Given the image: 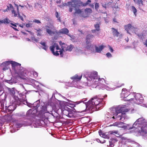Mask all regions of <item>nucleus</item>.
I'll return each instance as SVG.
<instances>
[{"label":"nucleus","mask_w":147,"mask_h":147,"mask_svg":"<svg viewBox=\"0 0 147 147\" xmlns=\"http://www.w3.org/2000/svg\"><path fill=\"white\" fill-rule=\"evenodd\" d=\"M95 28L96 30V31H98L100 30V25L98 24H96L94 25Z\"/></svg>","instance_id":"473e14b6"},{"label":"nucleus","mask_w":147,"mask_h":147,"mask_svg":"<svg viewBox=\"0 0 147 147\" xmlns=\"http://www.w3.org/2000/svg\"><path fill=\"white\" fill-rule=\"evenodd\" d=\"M9 7L10 10V8L13 9V7L11 4H9Z\"/></svg>","instance_id":"8fccbe9b"},{"label":"nucleus","mask_w":147,"mask_h":147,"mask_svg":"<svg viewBox=\"0 0 147 147\" xmlns=\"http://www.w3.org/2000/svg\"><path fill=\"white\" fill-rule=\"evenodd\" d=\"M10 93L11 94L14 95L15 94V91L13 90H11L10 91Z\"/></svg>","instance_id":"3c124183"},{"label":"nucleus","mask_w":147,"mask_h":147,"mask_svg":"<svg viewBox=\"0 0 147 147\" xmlns=\"http://www.w3.org/2000/svg\"><path fill=\"white\" fill-rule=\"evenodd\" d=\"M144 44L145 45L146 47H147V39L146 40L145 42L144 43Z\"/></svg>","instance_id":"5fc2aeb1"},{"label":"nucleus","mask_w":147,"mask_h":147,"mask_svg":"<svg viewBox=\"0 0 147 147\" xmlns=\"http://www.w3.org/2000/svg\"><path fill=\"white\" fill-rule=\"evenodd\" d=\"M48 25L49 26H46V30L47 33L50 35L55 34V32H57L54 31L55 30L53 23L50 24L49 25L48 24Z\"/></svg>","instance_id":"423d86ee"},{"label":"nucleus","mask_w":147,"mask_h":147,"mask_svg":"<svg viewBox=\"0 0 147 147\" xmlns=\"http://www.w3.org/2000/svg\"><path fill=\"white\" fill-rule=\"evenodd\" d=\"M55 47V48H56V50H59L60 49H59V47L58 45L56 43H54V44L53 45Z\"/></svg>","instance_id":"e433bc0d"},{"label":"nucleus","mask_w":147,"mask_h":147,"mask_svg":"<svg viewBox=\"0 0 147 147\" xmlns=\"http://www.w3.org/2000/svg\"><path fill=\"white\" fill-rule=\"evenodd\" d=\"M63 51L62 50V49L61 50L59 51V52L60 53V55L61 57H63Z\"/></svg>","instance_id":"c03bdc74"},{"label":"nucleus","mask_w":147,"mask_h":147,"mask_svg":"<svg viewBox=\"0 0 147 147\" xmlns=\"http://www.w3.org/2000/svg\"><path fill=\"white\" fill-rule=\"evenodd\" d=\"M131 8L134 15L136 16V13L137 11V9L134 6H132L131 7Z\"/></svg>","instance_id":"2f4dec72"},{"label":"nucleus","mask_w":147,"mask_h":147,"mask_svg":"<svg viewBox=\"0 0 147 147\" xmlns=\"http://www.w3.org/2000/svg\"><path fill=\"white\" fill-rule=\"evenodd\" d=\"M7 8L6 9H5V10H4V11L5 12V11H7L8 10H10V9H9V6H7Z\"/></svg>","instance_id":"603ef678"},{"label":"nucleus","mask_w":147,"mask_h":147,"mask_svg":"<svg viewBox=\"0 0 147 147\" xmlns=\"http://www.w3.org/2000/svg\"><path fill=\"white\" fill-rule=\"evenodd\" d=\"M9 64H11L12 65V69H13L15 73L18 74L20 72V69H17L20 68L21 64L17 62L12 61H9Z\"/></svg>","instance_id":"39448f33"},{"label":"nucleus","mask_w":147,"mask_h":147,"mask_svg":"<svg viewBox=\"0 0 147 147\" xmlns=\"http://www.w3.org/2000/svg\"><path fill=\"white\" fill-rule=\"evenodd\" d=\"M11 27L15 31H18V30L16 28L13 27H12V26H11Z\"/></svg>","instance_id":"680f3d73"},{"label":"nucleus","mask_w":147,"mask_h":147,"mask_svg":"<svg viewBox=\"0 0 147 147\" xmlns=\"http://www.w3.org/2000/svg\"><path fill=\"white\" fill-rule=\"evenodd\" d=\"M98 133L99 135L102 137L104 138L109 139V135L107 134H106V133H104L101 130H99L98 131Z\"/></svg>","instance_id":"2eb2a0df"},{"label":"nucleus","mask_w":147,"mask_h":147,"mask_svg":"<svg viewBox=\"0 0 147 147\" xmlns=\"http://www.w3.org/2000/svg\"><path fill=\"white\" fill-rule=\"evenodd\" d=\"M68 5V3H65L63 4V6H68L69 7V5Z\"/></svg>","instance_id":"13d9d810"},{"label":"nucleus","mask_w":147,"mask_h":147,"mask_svg":"<svg viewBox=\"0 0 147 147\" xmlns=\"http://www.w3.org/2000/svg\"><path fill=\"white\" fill-rule=\"evenodd\" d=\"M107 97V95L104 96L103 98H100L97 96L94 97L92 98L91 99L89 100L86 105L83 103L80 105L81 107V112L85 111L86 107H88L89 110L94 111L96 110H99L100 108L102 107L105 103L104 101H103L104 99Z\"/></svg>","instance_id":"f257e3e1"},{"label":"nucleus","mask_w":147,"mask_h":147,"mask_svg":"<svg viewBox=\"0 0 147 147\" xmlns=\"http://www.w3.org/2000/svg\"><path fill=\"white\" fill-rule=\"evenodd\" d=\"M96 31V29L95 30H91L92 32L93 33L95 32Z\"/></svg>","instance_id":"052dcab7"},{"label":"nucleus","mask_w":147,"mask_h":147,"mask_svg":"<svg viewBox=\"0 0 147 147\" xmlns=\"http://www.w3.org/2000/svg\"><path fill=\"white\" fill-rule=\"evenodd\" d=\"M85 11L87 14H90L92 13V10L90 8H87L85 9Z\"/></svg>","instance_id":"7c9ffc66"},{"label":"nucleus","mask_w":147,"mask_h":147,"mask_svg":"<svg viewBox=\"0 0 147 147\" xmlns=\"http://www.w3.org/2000/svg\"><path fill=\"white\" fill-rule=\"evenodd\" d=\"M91 1L90 0H88L86 2V3H84L85 4H86V5H89V3H91Z\"/></svg>","instance_id":"09e8293b"},{"label":"nucleus","mask_w":147,"mask_h":147,"mask_svg":"<svg viewBox=\"0 0 147 147\" xmlns=\"http://www.w3.org/2000/svg\"><path fill=\"white\" fill-rule=\"evenodd\" d=\"M108 46L110 51L112 53L113 52V49L109 45H108Z\"/></svg>","instance_id":"49530a36"},{"label":"nucleus","mask_w":147,"mask_h":147,"mask_svg":"<svg viewBox=\"0 0 147 147\" xmlns=\"http://www.w3.org/2000/svg\"><path fill=\"white\" fill-rule=\"evenodd\" d=\"M3 23L4 24H8L9 23V22H8V20L7 18L4 19L3 20H0V24Z\"/></svg>","instance_id":"bb28decb"},{"label":"nucleus","mask_w":147,"mask_h":147,"mask_svg":"<svg viewBox=\"0 0 147 147\" xmlns=\"http://www.w3.org/2000/svg\"><path fill=\"white\" fill-rule=\"evenodd\" d=\"M17 7V12H18V13H19L18 7Z\"/></svg>","instance_id":"69168bd1"},{"label":"nucleus","mask_w":147,"mask_h":147,"mask_svg":"<svg viewBox=\"0 0 147 147\" xmlns=\"http://www.w3.org/2000/svg\"><path fill=\"white\" fill-rule=\"evenodd\" d=\"M75 8V11L74 13V14L75 15H76V14H80L81 13L82 11L81 9H76V8Z\"/></svg>","instance_id":"c85d7f7f"},{"label":"nucleus","mask_w":147,"mask_h":147,"mask_svg":"<svg viewBox=\"0 0 147 147\" xmlns=\"http://www.w3.org/2000/svg\"><path fill=\"white\" fill-rule=\"evenodd\" d=\"M96 141L98 142H100V143H102L101 141H100V140L98 139H96Z\"/></svg>","instance_id":"bf43d9fd"},{"label":"nucleus","mask_w":147,"mask_h":147,"mask_svg":"<svg viewBox=\"0 0 147 147\" xmlns=\"http://www.w3.org/2000/svg\"><path fill=\"white\" fill-rule=\"evenodd\" d=\"M33 22L36 23L37 24H41V22L39 20H37L36 19H34L33 21Z\"/></svg>","instance_id":"4c0bfd02"},{"label":"nucleus","mask_w":147,"mask_h":147,"mask_svg":"<svg viewBox=\"0 0 147 147\" xmlns=\"http://www.w3.org/2000/svg\"><path fill=\"white\" fill-rule=\"evenodd\" d=\"M99 7V4L98 3H96L95 5V8L96 9H97Z\"/></svg>","instance_id":"ea45409f"},{"label":"nucleus","mask_w":147,"mask_h":147,"mask_svg":"<svg viewBox=\"0 0 147 147\" xmlns=\"http://www.w3.org/2000/svg\"><path fill=\"white\" fill-rule=\"evenodd\" d=\"M124 28L125 30L127 31V32L128 34H130L129 32V31L131 30L134 28V27L132 26L130 24L125 25L124 26Z\"/></svg>","instance_id":"f8f14e48"},{"label":"nucleus","mask_w":147,"mask_h":147,"mask_svg":"<svg viewBox=\"0 0 147 147\" xmlns=\"http://www.w3.org/2000/svg\"><path fill=\"white\" fill-rule=\"evenodd\" d=\"M50 49L52 53L53 54V55L55 56H58L59 55V53H58V51H56L55 52H54V49H55V47L53 46H51L50 47Z\"/></svg>","instance_id":"f3484780"},{"label":"nucleus","mask_w":147,"mask_h":147,"mask_svg":"<svg viewBox=\"0 0 147 147\" xmlns=\"http://www.w3.org/2000/svg\"><path fill=\"white\" fill-rule=\"evenodd\" d=\"M26 31L28 32H29L31 34H33V33L32 32H31V31H29L28 30H27Z\"/></svg>","instance_id":"774afa93"},{"label":"nucleus","mask_w":147,"mask_h":147,"mask_svg":"<svg viewBox=\"0 0 147 147\" xmlns=\"http://www.w3.org/2000/svg\"><path fill=\"white\" fill-rule=\"evenodd\" d=\"M121 139L123 141H125V142H126L128 140L126 138H125L122 136H121L120 137Z\"/></svg>","instance_id":"c9c22d12"},{"label":"nucleus","mask_w":147,"mask_h":147,"mask_svg":"<svg viewBox=\"0 0 147 147\" xmlns=\"http://www.w3.org/2000/svg\"><path fill=\"white\" fill-rule=\"evenodd\" d=\"M91 76L92 79H94L97 80H98V81L100 82V83H101L100 82L101 81H102V82H103L104 81L107 84H108L105 82V80L104 78H100L98 76V73L97 72H95L91 73Z\"/></svg>","instance_id":"6e6552de"},{"label":"nucleus","mask_w":147,"mask_h":147,"mask_svg":"<svg viewBox=\"0 0 147 147\" xmlns=\"http://www.w3.org/2000/svg\"><path fill=\"white\" fill-rule=\"evenodd\" d=\"M18 17L19 18H20L22 21H23L24 20V18L22 16H21L19 13H18Z\"/></svg>","instance_id":"79ce46f5"},{"label":"nucleus","mask_w":147,"mask_h":147,"mask_svg":"<svg viewBox=\"0 0 147 147\" xmlns=\"http://www.w3.org/2000/svg\"><path fill=\"white\" fill-rule=\"evenodd\" d=\"M40 102L39 100L37 101L34 103V106L37 108H38L40 106Z\"/></svg>","instance_id":"c756f323"},{"label":"nucleus","mask_w":147,"mask_h":147,"mask_svg":"<svg viewBox=\"0 0 147 147\" xmlns=\"http://www.w3.org/2000/svg\"><path fill=\"white\" fill-rule=\"evenodd\" d=\"M12 13L14 14V16L15 17H17L18 15V12L17 13L14 9L12 11Z\"/></svg>","instance_id":"f704fd0d"},{"label":"nucleus","mask_w":147,"mask_h":147,"mask_svg":"<svg viewBox=\"0 0 147 147\" xmlns=\"http://www.w3.org/2000/svg\"><path fill=\"white\" fill-rule=\"evenodd\" d=\"M82 77V75H81V76H79L77 74H76L74 76L72 77L71 79L74 80H75L76 81H80Z\"/></svg>","instance_id":"a211bd4d"},{"label":"nucleus","mask_w":147,"mask_h":147,"mask_svg":"<svg viewBox=\"0 0 147 147\" xmlns=\"http://www.w3.org/2000/svg\"><path fill=\"white\" fill-rule=\"evenodd\" d=\"M68 5H69V11L71 12L73 11V8H76V7L79 8L86 6V4L81 1H78L76 4L73 3L72 2H68Z\"/></svg>","instance_id":"20e7f679"},{"label":"nucleus","mask_w":147,"mask_h":147,"mask_svg":"<svg viewBox=\"0 0 147 147\" xmlns=\"http://www.w3.org/2000/svg\"><path fill=\"white\" fill-rule=\"evenodd\" d=\"M136 3L138 4L139 7H141L143 5L142 0H137Z\"/></svg>","instance_id":"a878e982"},{"label":"nucleus","mask_w":147,"mask_h":147,"mask_svg":"<svg viewBox=\"0 0 147 147\" xmlns=\"http://www.w3.org/2000/svg\"><path fill=\"white\" fill-rule=\"evenodd\" d=\"M94 37V36L93 35L89 34L87 35L86 36V40L89 41L91 40Z\"/></svg>","instance_id":"b1692460"},{"label":"nucleus","mask_w":147,"mask_h":147,"mask_svg":"<svg viewBox=\"0 0 147 147\" xmlns=\"http://www.w3.org/2000/svg\"><path fill=\"white\" fill-rule=\"evenodd\" d=\"M146 123L147 121L145 118L143 117H140L136 120L133 124V127L130 129H131L133 127L136 128L137 127H140L144 124H146Z\"/></svg>","instance_id":"7ed1b4c3"},{"label":"nucleus","mask_w":147,"mask_h":147,"mask_svg":"<svg viewBox=\"0 0 147 147\" xmlns=\"http://www.w3.org/2000/svg\"><path fill=\"white\" fill-rule=\"evenodd\" d=\"M113 34L114 36H118L119 34V33L118 31L117 30L115 29L114 28H111Z\"/></svg>","instance_id":"412c9836"},{"label":"nucleus","mask_w":147,"mask_h":147,"mask_svg":"<svg viewBox=\"0 0 147 147\" xmlns=\"http://www.w3.org/2000/svg\"><path fill=\"white\" fill-rule=\"evenodd\" d=\"M105 47V46L102 45H100L98 47L95 46V48L96 52L98 53H100L103 49Z\"/></svg>","instance_id":"4468645a"},{"label":"nucleus","mask_w":147,"mask_h":147,"mask_svg":"<svg viewBox=\"0 0 147 147\" xmlns=\"http://www.w3.org/2000/svg\"><path fill=\"white\" fill-rule=\"evenodd\" d=\"M69 30L66 28H64L60 30L58 33L60 34H65L71 37V36L68 34L69 32Z\"/></svg>","instance_id":"9b49d317"},{"label":"nucleus","mask_w":147,"mask_h":147,"mask_svg":"<svg viewBox=\"0 0 147 147\" xmlns=\"http://www.w3.org/2000/svg\"><path fill=\"white\" fill-rule=\"evenodd\" d=\"M109 133H110V134H117L119 135L118 134V131H117L116 130H114L112 131H111L109 132Z\"/></svg>","instance_id":"72a5a7b5"},{"label":"nucleus","mask_w":147,"mask_h":147,"mask_svg":"<svg viewBox=\"0 0 147 147\" xmlns=\"http://www.w3.org/2000/svg\"><path fill=\"white\" fill-rule=\"evenodd\" d=\"M115 112H113V115H117L119 114L124 113V112H127L125 110V109L124 107H118L116 108L115 109Z\"/></svg>","instance_id":"0eeeda50"},{"label":"nucleus","mask_w":147,"mask_h":147,"mask_svg":"<svg viewBox=\"0 0 147 147\" xmlns=\"http://www.w3.org/2000/svg\"><path fill=\"white\" fill-rule=\"evenodd\" d=\"M38 73L36 71L33 72V75L35 77H36L38 76Z\"/></svg>","instance_id":"a18cd8bd"},{"label":"nucleus","mask_w":147,"mask_h":147,"mask_svg":"<svg viewBox=\"0 0 147 147\" xmlns=\"http://www.w3.org/2000/svg\"><path fill=\"white\" fill-rule=\"evenodd\" d=\"M63 113L64 115H65L69 117H71L72 116V115H71V114L68 111L66 110L63 111Z\"/></svg>","instance_id":"5701e85b"},{"label":"nucleus","mask_w":147,"mask_h":147,"mask_svg":"<svg viewBox=\"0 0 147 147\" xmlns=\"http://www.w3.org/2000/svg\"><path fill=\"white\" fill-rule=\"evenodd\" d=\"M9 64V61H6L2 63L1 65L3 66V70L4 71L8 69V65Z\"/></svg>","instance_id":"dca6fc26"},{"label":"nucleus","mask_w":147,"mask_h":147,"mask_svg":"<svg viewBox=\"0 0 147 147\" xmlns=\"http://www.w3.org/2000/svg\"><path fill=\"white\" fill-rule=\"evenodd\" d=\"M86 48L88 49H90L92 48L90 42L89 41L86 40Z\"/></svg>","instance_id":"393cba45"},{"label":"nucleus","mask_w":147,"mask_h":147,"mask_svg":"<svg viewBox=\"0 0 147 147\" xmlns=\"http://www.w3.org/2000/svg\"><path fill=\"white\" fill-rule=\"evenodd\" d=\"M114 145L113 144V140L109 142V146L110 147H113Z\"/></svg>","instance_id":"a19ab883"},{"label":"nucleus","mask_w":147,"mask_h":147,"mask_svg":"<svg viewBox=\"0 0 147 147\" xmlns=\"http://www.w3.org/2000/svg\"><path fill=\"white\" fill-rule=\"evenodd\" d=\"M141 131L145 134L147 133V123L141 127Z\"/></svg>","instance_id":"6ab92c4d"},{"label":"nucleus","mask_w":147,"mask_h":147,"mask_svg":"<svg viewBox=\"0 0 147 147\" xmlns=\"http://www.w3.org/2000/svg\"><path fill=\"white\" fill-rule=\"evenodd\" d=\"M125 115V113H119L117 116L114 115L112 117L113 119H116L117 120H121L123 119H124V117Z\"/></svg>","instance_id":"9d476101"},{"label":"nucleus","mask_w":147,"mask_h":147,"mask_svg":"<svg viewBox=\"0 0 147 147\" xmlns=\"http://www.w3.org/2000/svg\"><path fill=\"white\" fill-rule=\"evenodd\" d=\"M40 44H41L42 46V48L47 51V50L48 47L46 44V43L45 42H40Z\"/></svg>","instance_id":"aec40b11"},{"label":"nucleus","mask_w":147,"mask_h":147,"mask_svg":"<svg viewBox=\"0 0 147 147\" xmlns=\"http://www.w3.org/2000/svg\"><path fill=\"white\" fill-rule=\"evenodd\" d=\"M116 18H114L113 19V21L114 22H116V23H117V22L116 21Z\"/></svg>","instance_id":"e2e57ef3"},{"label":"nucleus","mask_w":147,"mask_h":147,"mask_svg":"<svg viewBox=\"0 0 147 147\" xmlns=\"http://www.w3.org/2000/svg\"><path fill=\"white\" fill-rule=\"evenodd\" d=\"M16 24L18 25H19V26H20L22 28H23L24 27V26L23 25H21V24Z\"/></svg>","instance_id":"6e6d98bb"},{"label":"nucleus","mask_w":147,"mask_h":147,"mask_svg":"<svg viewBox=\"0 0 147 147\" xmlns=\"http://www.w3.org/2000/svg\"><path fill=\"white\" fill-rule=\"evenodd\" d=\"M32 24H31L28 23V24H26V26L27 28H29L31 26H32Z\"/></svg>","instance_id":"de8ad7c7"},{"label":"nucleus","mask_w":147,"mask_h":147,"mask_svg":"<svg viewBox=\"0 0 147 147\" xmlns=\"http://www.w3.org/2000/svg\"><path fill=\"white\" fill-rule=\"evenodd\" d=\"M36 31V32L37 33V35L38 36H40L41 35V32L42 31V30L40 28L38 29H34Z\"/></svg>","instance_id":"cd10ccee"},{"label":"nucleus","mask_w":147,"mask_h":147,"mask_svg":"<svg viewBox=\"0 0 147 147\" xmlns=\"http://www.w3.org/2000/svg\"><path fill=\"white\" fill-rule=\"evenodd\" d=\"M16 108V107H15L13 105H10L8 107V112L10 113L12 112Z\"/></svg>","instance_id":"4be33fe9"},{"label":"nucleus","mask_w":147,"mask_h":147,"mask_svg":"<svg viewBox=\"0 0 147 147\" xmlns=\"http://www.w3.org/2000/svg\"><path fill=\"white\" fill-rule=\"evenodd\" d=\"M129 94V92L126 88H123L122 89V94L124 98H126L128 97Z\"/></svg>","instance_id":"ddd939ff"},{"label":"nucleus","mask_w":147,"mask_h":147,"mask_svg":"<svg viewBox=\"0 0 147 147\" xmlns=\"http://www.w3.org/2000/svg\"><path fill=\"white\" fill-rule=\"evenodd\" d=\"M55 15H56V17L57 18H58V12L56 11L55 12Z\"/></svg>","instance_id":"864d4df0"},{"label":"nucleus","mask_w":147,"mask_h":147,"mask_svg":"<svg viewBox=\"0 0 147 147\" xmlns=\"http://www.w3.org/2000/svg\"><path fill=\"white\" fill-rule=\"evenodd\" d=\"M11 25H12V26H13L14 27H17V26L16 24H13L12 23H11L10 24Z\"/></svg>","instance_id":"4d7b16f0"},{"label":"nucleus","mask_w":147,"mask_h":147,"mask_svg":"<svg viewBox=\"0 0 147 147\" xmlns=\"http://www.w3.org/2000/svg\"><path fill=\"white\" fill-rule=\"evenodd\" d=\"M89 5L92 7H94V5H91V4H89Z\"/></svg>","instance_id":"338daca9"},{"label":"nucleus","mask_w":147,"mask_h":147,"mask_svg":"<svg viewBox=\"0 0 147 147\" xmlns=\"http://www.w3.org/2000/svg\"><path fill=\"white\" fill-rule=\"evenodd\" d=\"M19 95L21 97L23 96V94L22 93H20Z\"/></svg>","instance_id":"0e129e2a"},{"label":"nucleus","mask_w":147,"mask_h":147,"mask_svg":"<svg viewBox=\"0 0 147 147\" xmlns=\"http://www.w3.org/2000/svg\"><path fill=\"white\" fill-rule=\"evenodd\" d=\"M60 44L61 45L62 50L64 51H71L74 47L72 45H67L64 43H63L62 44H61L60 43Z\"/></svg>","instance_id":"1a4fd4ad"},{"label":"nucleus","mask_w":147,"mask_h":147,"mask_svg":"<svg viewBox=\"0 0 147 147\" xmlns=\"http://www.w3.org/2000/svg\"><path fill=\"white\" fill-rule=\"evenodd\" d=\"M14 98L17 101H21V99L20 98H19L17 96H14Z\"/></svg>","instance_id":"58836bf2"},{"label":"nucleus","mask_w":147,"mask_h":147,"mask_svg":"<svg viewBox=\"0 0 147 147\" xmlns=\"http://www.w3.org/2000/svg\"><path fill=\"white\" fill-rule=\"evenodd\" d=\"M128 100H127L131 102H133L134 103L139 104L140 102H142V97L139 94H136L134 93L130 94L128 96Z\"/></svg>","instance_id":"f03ea898"},{"label":"nucleus","mask_w":147,"mask_h":147,"mask_svg":"<svg viewBox=\"0 0 147 147\" xmlns=\"http://www.w3.org/2000/svg\"><path fill=\"white\" fill-rule=\"evenodd\" d=\"M106 55L107 56L108 58L111 57L112 56L111 54L109 52L107 53Z\"/></svg>","instance_id":"37998d69"}]
</instances>
